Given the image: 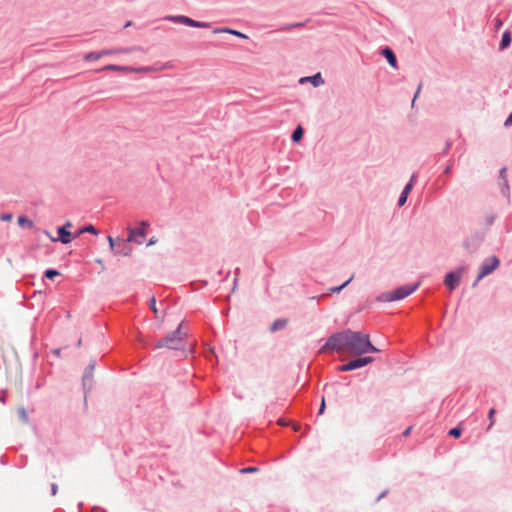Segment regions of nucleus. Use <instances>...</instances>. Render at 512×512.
Returning a JSON list of instances; mask_svg holds the SVG:
<instances>
[{"instance_id": "412c9836", "label": "nucleus", "mask_w": 512, "mask_h": 512, "mask_svg": "<svg viewBox=\"0 0 512 512\" xmlns=\"http://www.w3.org/2000/svg\"><path fill=\"white\" fill-rule=\"evenodd\" d=\"M500 191L502 196H504L507 199L508 203H510L511 196L508 179H504V182H500Z\"/></svg>"}, {"instance_id": "bf43d9fd", "label": "nucleus", "mask_w": 512, "mask_h": 512, "mask_svg": "<svg viewBox=\"0 0 512 512\" xmlns=\"http://www.w3.org/2000/svg\"><path fill=\"white\" fill-rule=\"evenodd\" d=\"M61 227H66V229L68 230L70 227H72V223L70 221H67L64 225H62Z\"/></svg>"}, {"instance_id": "13d9d810", "label": "nucleus", "mask_w": 512, "mask_h": 512, "mask_svg": "<svg viewBox=\"0 0 512 512\" xmlns=\"http://www.w3.org/2000/svg\"><path fill=\"white\" fill-rule=\"evenodd\" d=\"M156 242H157V240H156L154 237H152V238L148 241L147 245H148V246H151V245L155 244Z\"/></svg>"}, {"instance_id": "2f4dec72", "label": "nucleus", "mask_w": 512, "mask_h": 512, "mask_svg": "<svg viewBox=\"0 0 512 512\" xmlns=\"http://www.w3.org/2000/svg\"><path fill=\"white\" fill-rule=\"evenodd\" d=\"M495 413H496V410L494 408H491L489 410V412H488V419H489L490 423H489L486 431H489L492 428V426L494 425V415H495Z\"/></svg>"}, {"instance_id": "09e8293b", "label": "nucleus", "mask_w": 512, "mask_h": 512, "mask_svg": "<svg viewBox=\"0 0 512 512\" xmlns=\"http://www.w3.org/2000/svg\"><path fill=\"white\" fill-rule=\"evenodd\" d=\"M416 179H417V173H413L410 177V180L408 181L407 184H412V187L414 186L415 182H416Z\"/></svg>"}, {"instance_id": "c03bdc74", "label": "nucleus", "mask_w": 512, "mask_h": 512, "mask_svg": "<svg viewBox=\"0 0 512 512\" xmlns=\"http://www.w3.org/2000/svg\"><path fill=\"white\" fill-rule=\"evenodd\" d=\"M309 20L305 21V22H295V23H292V27L293 29L294 28H302L306 25V23L308 22Z\"/></svg>"}, {"instance_id": "f03ea898", "label": "nucleus", "mask_w": 512, "mask_h": 512, "mask_svg": "<svg viewBox=\"0 0 512 512\" xmlns=\"http://www.w3.org/2000/svg\"><path fill=\"white\" fill-rule=\"evenodd\" d=\"M345 348H348V329L331 334L320 348V352H340Z\"/></svg>"}, {"instance_id": "5fc2aeb1", "label": "nucleus", "mask_w": 512, "mask_h": 512, "mask_svg": "<svg viewBox=\"0 0 512 512\" xmlns=\"http://www.w3.org/2000/svg\"><path fill=\"white\" fill-rule=\"evenodd\" d=\"M100 53H103V56H104V55L113 54V53H115V51L114 50H102V51H100Z\"/></svg>"}, {"instance_id": "9b49d317", "label": "nucleus", "mask_w": 512, "mask_h": 512, "mask_svg": "<svg viewBox=\"0 0 512 512\" xmlns=\"http://www.w3.org/2000/svg\"><path fill=\"white\" fill-rule=\"evenodd\" d=\"M129 242L130 241H128V239L125 240L122 238H117V245L115 247L114 253L116 255L130 256L132 253V248L129 245Z\"/></svg>"}, {"instance_id": "79ce46f5", "label": "nucleus", "mask_w": 512, "mask_h": 512, "mask_svg": "<svg viewBox=\"0 0 512 512\" xmlns=\"http://www.w3.org/2000/svg\"><path fill=\"white\" fill-rule=\"evenodd\" d=\"M0 219H1L2 221L9 222V221H11V220L13 219V215H12V214H10V213H5V214H2V215L0 216Z\"/></svg>"}, {"instance_id": "338daca9", "label": "nucleus", "mask_w": 512, "mask_h": 512, "mask_svg": "<svg viewBox=\"0 0 512 512\" xmlns=\"http://www.w3.org/2000/svg\"><path fill=\"white\" fill-rule=\"evenodd\" d=\"M54 352H55L57 355H59V354H60V349H56Z\"/></svg>"}, {"instance_id": "4d7b16f0", "label": "nucleus", "mask_w": 512, "mask_h": 512, "mask_svg": "<svg viewBox=\"0 0 512 512\" xmlns=\"http://www.w3.org/2000/svg\"><path fill=\"white\" fill-rule=\"evenodd\" d=\"M502 24H503V23H502V21H501L500 19H496V20H495V27H496L497 29H499V28L502 26Z\"/></svg>"}, {"instance_id": "473e14b6", "label": "nucleus", "mask_w": 512, "mask_h": 512, "mask_svg": "<svg viewBox=\"0 0 512 512\" xmlns=\"http://www.w3.org/2000/svg\"><path fill=\"white\" fill-rule=\"evenodd\" d=\"M18 224L19 226L21 227H24V226H32V222L25 216H19L18 217Z\"/></svg>"}, {"instance_id": "a878e982", "label": "nucleus", "mask_w": 512, "mask_h": 512, "mask_svg": "<svg viewBox=\"0 0 512 512\" xmlns=\"http://www.w3.org/2000/svg\"><path fill=\"white\" fill-rule=\"evenodd\" d=\"M471 237H474V242H475L474 250H477L485 238V233L476 232Z\"/></svg>"}, {"instance_id": "603ef678", "label": "nucleus", "mask_w": 512, "mask_h": 512, "mask_svg": "<svg viewBox=\"0 0 512 512\" xmlns=\"http://www.w3.org/2000/svg\"><path fill=\"white\" fill-rule=\"evenodd\" d=\"M452 171V164H449L444 169V174L449 175Z\"/></svg>"}, {"instance_id": "864d4df0", "label": "nucleus", "mask_w": 512, "mask_h": 512, "mask_svg": "<svg viewBox=\"0 0 512 512\" xmlns=\"http://www.w3.org/2000/svg\"><path fill=\"white\" fill-rule=\"evenodd\" d=\"M230 272L228 271L225 275L223 274V271L222 270H219L218 271V275L219 276H223V280H226L229 276Z\"/></svg>"}, {"instance_id": "6ab92c4d", "label": "nucleus", "mask_w": 512, "mask_h": 512, "mask_svg": "<svg viewBox=\"0 0 512 512\" xmlns=\"http://www.w3.org/2000/svg\"><path fill=\"white\" fill-rule=\"evenodd\" d=\"M304 135V129L301 125H298L291 134V141L293 143H299Z\"/></svg>"}, {"instance_id": "72a5a7b5", "label": "nucleus", "mask_w": 512, "mask_h": 512, "mask_svg": "<svg viewBox=\"0 0 512 512\" xmlns=\"http://www.w3.org/2000/svg\"><path fill=\"white\" fill-rule=\"evenodd\" d=\"M257 471H259V468L256 466H248V467H244V468L240 469V473H242V474H250V473H255Z\"/></svg>"}, {"instance_id": "dca6fc26", "label": "nucleus", "mask_w": 512, "mask_h": 512, "mask_svg": "<svg viewBox=\"0 0 512 512\" xmlns=\"http://www.w3.org/2000/svg\"><path fill=\"white\" fill-rule=\"evenodd\" d=\"M287 323H288V319L278 318L275 321H273V323L271 324V326L269 328V331L271 333H274L276 331L282 330L286 327Z\"/></svg>"}, {"instance_id": "5701e85b", "label": "nucleus", "mask_w": 512, "mask_h": 512, "mask_svg": "<svg viewBox=\"0 0 512 512\" xmlns=\"http://www.w3.org/2000/svg\"><path fill=\"white\" fill-rule=\"evenodd\" d=\"M188 26L194 28H210L211 24L209 22L197 21L190 18Z\"/></svg>"}, {"instance_id": "cd10ccee", "label": "nucleus", "mask_w": 512, "mask_h": 512, "mask_svg": "<svg viewBox=\"0 0 512 512\" xmlns=\"http://www.w3.org/2000/svg\"><path fill=\"white\" fill-rule=\"evenodd\" d=\"M60 272L53 268H48L44 272V278L53 280L56 276H59Z\"/></svg>"}, {"instance_id": "774afa93", "label": "nucleus", "mask_w": 512, "mask_h": 512, "mask_svg": "<svg viewBox=\"0 0 512 512\" xmlns=\"http://www.w3.org/2000/svg\"><path fill=\"white\" fill-rule=\"evenodd\" d=\"M37 356H38V354H37V353H34V354H33L34 359H35V358H37Z\"/></svg>"}, {"instance_id": "4be33fe9", "label": "nucleus", "mask_w": 512, "mask_h": 512, "mask_svg": "<svg viewBox=\"0 0 512 512\" xmlns=\"http://www.w3.org/2000/svg\"><path fill=\"white\" fill-rule=\"evenodd\" d=\"M305 80H309L313 84L314 87H317L324 83V80L320 73H317V74L307 77V78H302L301 82H303Z\"/></svg>"}, {"instance_id": "6e6d98bb", "label": "nucleus", "mask_w": 512, "mask_h": 512, "mask_svg": "<svg viewBox=\"0 0 512 512\" xmlns=\"http://www.w3.org/2000/svg\"><path fill=\"white\" fill-rule=\"evenodd\" d=\"M5 398H6V392H5V391H1V392H0V401H1V402H4V401H5Z\"/></svg>"}, {"instance_id": "f257e3e1", "label": "nucleus", "mask_w": 512, "mask_h": 512, "mask_svg": "<svg viewBox=\"0 0 512 512\" xmlns=\"http://www.w3.org/2000/svg\"><path fill=\"white\" fill-rule=\"evenodd\" d=\"M348 349L355 355L378 353L380 350L370 341L369 334L348 329Z\"/></svg>"}, {"instance_id": "e433bc0d", "label": "nucleus", "mask_w": 512, "mask_h": 512, "mask_svg": "<svg viewBox=\"0 0 512 512\" xmlns=\"http://www.w3.org/2000/svg\"><path fill=\"white\" fill-rule=\"evenodd\" d=\"M107 240L109 242V247L110 249L114 252L115 251V247L117 245V240H115L112 236L108 235L107 236Z\"/></svg>"}, {"instance_id": "a19ab883", "label": "nucleus", "mask_w": 512, "mask_h": 512, "mask_svg": "<svg viewBox=\"0 0 512 512\" xmlns=\"http://www.w3.org/2000/svg\"><path fill=\"white\" fill-rule=\"evenodd\" d=\"M155 69L153 67H140V68H137V69H132V71H135V72H150V71H154Z\"/></svg>"}, {"instance_id": "f704fd0d", "label": "nucleus", "mask_w": 512, "mask_h": 512, "mask_svg": "<svg viewBox=\"0 0 512 512\" xmlns=\"http://www.w3.org/2000/svg\"><path fill=\"white\" fill-rule=\"evenodd\" d=\"M149 306H150V309L153 311V313L155 315H157L158 314V309H157V306H156V299H155L154 296L149 300Z\"/></svg>"}, {"instance_id": "f8f14e48", "label": "nucleus", "mask_w": 512, "mask_h": 512, "mask_svg": "<svg viewBox=\"0 0 512 512\" xmlns=\"http://www.w3.org/2000/svg\"><path fill=\"white\" fill-rule=\"evenodd\" d=\"M380 55L383 56L387 60V62L389 63V65L392 68H394V69L398 68L397 57H396L394 51L389 46H385V47L381 48Z\"/></svg>"}, {"instance_id": "ddd939ff", "label": "nucleus", "mask_w": 512, "mask_h": 512, "mask_svg": "<svg viewBox=\"0 0 512 512\" xmlns=\"http://www.w3.org/2000/svg\"><path fill=\"white\" fill-rule=\"evenodd\" d=\"M213 33L214 34H218V33H228V34H231L233 36H236L238 38H241V39H248V35L242 33L241 31H238L236 29H233V28H229V27H219V28H215L213 30Z\"/></svg>"}, {"instance_id": "a18cd8bd", "label": "nucleus", "mask_w": 512, "mask_h": 512, "mask_svg": "<svg viewBox=\"0 0 512 512\" xmlns=\"http://www.w3.org/2000/svg\"><path fill=\"white\" fill-rule=\"evenodd\" d=\"M421 88H422V83H420V84L418 85V88H417V90H416V92H415V94H414V97H413V100H412V106L414 105V103H415V101H416V98L418 97V95H419V93H420Z\"/></svg>"}, {"instance_id": "4468645a", "label": "nucleus", "mask_w": 512, "mask_h": 512, "mask_svg": "<svg viewBox=\"0 0 512 512\" xmlns=\"http://www.w3.org/2000/svg\"><path fill=\"white\" fill-rule=\"evenodd\" d=\"M511 42H512V34L509 30H505L502 33L501 41L499 43V50L503 51V50L507 49L511 45Z\"/></svg>"}, {"instance_id": "49530a36", "label": "nucleus", "mask_w": 512, "mask_h": 512, "mask_svg": "<svg viewBox=\"0 0 512 512\" xmlns=\"http://www.w3.org/2000/svg\"><path fill=\"white\" fill-rule=\"evenodd\" d=\"M504 125L506 127H509V126H512V112L508 115V117L506 118L505 122H504Z\"/></svg>"}, {"instance_id": "680f3d73", "label": "nucleus", "mask_w": 512, "mask_h": 512, "mask_svg": "<svg viewBox=\"0 0 512 512\" xmlns=\"http://www.w3.org/2000/svg\"><path fill=\"white\" fill-rule=\"evenodd\" d=\"M132 25V21H127L124 25V28L130 27Z\"/></svg>"}, {"instance_id": "2eb2a0df", "label": "nucleus", "mask_w": 512, "mask_h": 512, "mask_svg": "<svg viewBox=\"0 0 512 512\" xmlns=\"http://www.w3.org/2000/svg\"><path fill=\"white\" fill-rule=\"evenodd\" d=\"M412 191V184H406L398 198L397 206L402 207L406 204L408 196Z\"/></svg>"}, {"instance_id": "e2e57ef3", "label": "nucleus", "mask_w": 512, "mask_h": 512, "mask_svg": "<svg viewBox=\"0 0 512 512\" xmlns=\"http://www.w3.org/2000/svg\"><path fill=\"white\" fill-rule=\"evenodd\" d=\"M95 262L98 264V265H102L103 266V261L102 259H96Z\"/></svg>"}, {"instance_id": "c756f323", "label": "nucleus", "mask_w": 512, "mask_h": 512, "mask_svg": "<svg viewBox=\"0 0 512 512\" xmlns=\"http://www.w3.org/2000/svg\"><path fill=\"white\" fill-rule=\"evenodd\" d=\"M497 218V214L495 213H488L485 215V225L487 227H490L494 224L495 220Z\"/></svg>"}, {"instance_id": "aec40b11", "label": "nucleus", "mask_w": 512, "mask_h": 512, "mask_svg": "<svg viewBox=\"0 0 512 512\" xmlns=\"http://www.w3.org/2000/svg\"><path fill=\"white\" fill-rule=\"evenodd\" d=\"M100 71H125V72H127V71H132V68L128 67V66L108 64V65L104 66L102 69H100Z\"/></svg>"}, {"instance_id": "1a4fd4ad", "label": "nucleus", "mask_w": 512, "mask_h": 512, "mask_svg": "<svg viewBox=\"0 0 512 512\" xmlns=\"http://www.w3.org/2000/svg\"><path fill=\"white\" fill-rule=\"evenodd\" d=\"M148 226H149V223L147 221H141L139 228H137V229L128 228V231H129L128 241L135 242L137 244H142L143 239L146 236L145 229Z\"/></svg>"}, {"instance_id": "8fccbe9b", "label": "nucleus", "mask_w": 512, "mask_h": 512, "mask_svg": "<svg viewBox=\"0 0 512 512\" xmlns=\"http://www.w3.org/2000/svg\"><path fill=\"white\" fill-rule=\"evenodd\" d=\"M411 430H412V426H409L408 428H406V429L403 431L402 436H403V437H407V436H409V435H410V433H411Z\"/></svg>"}, {"instance_id": "7ed1b4c3", "label": "nucleus", "mask_w": 512, "mask_h": 512, "mask_svg": "<svg viewBox=\"0 0 512 512\" xmlns=\"http://www.w3.org/2000/svg\"><path fill=\"white\" fill-rule=\"evenodd\" d=\"M420 285V282H416L414 284H406L400 287H397L393 291L381 293L376 297V301L378 302H393L402 300L413 292H415Z\"/></svg>"}, {"instance_id": "9d476101", "label": "nucleus", "mask_w": 512, "mask_h": 512, "mask_svg": "<svg viewBox=\"0 0 512 512\" xmlns=\"http://www.w3.org/2000/svg\"><path fill=\"white\" fill-rule=\"evenodd\" d=\"M74 235L66 229V227H58L57 228V237H51L53 242L59 241L62 244H69L75 239Z\"/></svg>"}, {"instance_id": "f3484780", "label": "nucleus", "mask_w": 512, "mask_h": 512, "mask_svg": "<svg viewBox=\"0 0 512 512\" xmlns=\"http://www.w3.org/2000/svg\"><path fill=\"white\" fill-rule=\"evenodd\" d=\"M83 233H90V234H93V235H98L99 234V230L93 226L92 224H87L83 227H81L75 234H74V237H79L81 234Z\"/></svg>"}, {"instance_id": "0e129e2a", "label": "nucleus", "mask_w": 512, "mask_h": 512, "mask_svg": "<svg viewBox=\"0 0 512 512\" xmlns=\"http://www.w3.org/2000/svg\"><path fill=\"white\" fill-rule=\"evenodd\" d=\"M82 506H83V503H82V502H79V503H78V509H79V511H81Z\"/></svg>"}, {"instance_id": "3c124183", "label": "nucleus", "mask_w": 512, "mask_h": 512, "mask_svg": "<svg viewBox=\"0 0 512 512\" xmlns=\"http://www.w3.org/2000/svg\"><path fill=\"white\" fill-rule=\"evenodd\" d=\"M388 490H384L377 498L376 502H379L382 498H384L388 494Z\"/></svg>"}, {"instance_id": "7c9ffc66", "label": "nucleus", "mask_w": 512, "mask_h": 512, "mask_svg": "<svg viewBox=\"0 0 512 512\" xmlns=\"http://www.w3.org/2000/svg\"><path fill=\"white\" fill-rule=\"evenodd\" d=\"M353 279V276H351L348 280H346L343 284L339 285V286H335V287H332L330 288V291L332 293H339L340 291H342Z\"/></svg>"}, {"instance_id": "4c0bfd02", "label": "nucleus", "mask_w": 512, "mask_h": 512, "mask_svg": "<svg viewBox=\"0 0 512 512\" xmlns=\"http://www.w3.org/2000/svg\"><path fill=\"white\" fill-rule=\"evenodd\" d=\"M504 179H507V168L506 167H502L499 171L500 182H504Z\"/></svg>"}, {"instance_id": "393cba45", "label": "nucleus", "mask_w": 512, "mask_h": 512, "mask_svg": "<svg viewBox=\"0 0 512 512\" xmlns=\"http://www.w3.org/2000/svg\"><path fill=\"white\" fill-rule=\"evenodd\" d=\"M17 415H18V418L25 424H27L29 422V415H28V412L27 410L24 408V407H19L17 409Z\"/></svg>"}, {"instance_id": "69168bd1", "label": "nucleus", "mask_w": 512, "mask_h": 512, "mask_svg": "<svg viewBox=\"0 0 512 512\" xmlns=\"http://www.w3.org/2000/svg\"><path fill=\"white\" fill-rule=\"evenodd\" d=\"M81 343H82V341H81V339H79L77 342V347H80Z\"/></svg>"}, {"instance_id": "c9c22d12", "label": "nucleus", "mask_w": 512, "mask_h": 512, "mask_svg": "<svg viewBox=\"0 0 512 512\" xmlns=\"http://www.w3.org/2000/svg\"><path fill=\"white\" fill-rule=\"evenodd\" d=\"M451 146H452V142L450 140H447L443 150L440 153V155L441 156L447 155L449 153V150H450Z\"/></svg>"}, {"instance_id": "ea45409f", "label": "nucleus", "mask_w": 512, "mask_h": 512, "mask_svg": "<svg viewBox=\"0 0 512 512\" xmlns=\"http://www.w3.org/2000/svg\"><path fill=\"white\" fill-rule=\"evenodd\" d=\"M234 273H235V278L233 280V289H232V291H235V289H236L237 282H238V276L240 275V269L236 268Z\"/></svg>"}, {"instance_id": "bb28decb", "label": "nucleus", "mask_w": 512, "mask_h": 512, "mask_svg": "<svg viewBox=\"0 0 512 512\" xmlns=\"http://www.w3.org/2000/svg\"><path fill=\"white\" fill-rule=\"evenodd\" d=\"M101 57H103V53H100V51L99 52H89L84 56V60L88 61V62L96 61V60L100 59Z\"/></svg>"}, {"instance_id": "052dcab7", "label": "nucleus", "mask_w": 512, "mask_h": 512, "mask_svg": "<svg viewBox=\"0 0 512 512\" xmlns=\"http://www.w3.org/2000/svg\"><path fill=\"white\" fill-rule=\"evenodd\" d=\"M479 281H480V280H478V276H477V277H476V279H475V281H474V282H473V284H472V287H476Z\"/></svg>"}, {"instance_id": "b1692460", "label": "nucleus", "mask_w": 512, "mask_h": 512, "mask_svg": "<svg viewBox=\"0 0 512 512\" xmlns=\"http://www.w3.org/2000/svg\"><path fill=\"white\" fill-rule=\"evenodd\" d=\"M462 432H463V427H462V424L460 423L457 426L451 428L448 431V435L453 438H459L462 435Z\"/></svg>"}, {"instance_id": "37998d69", "label": "nucleus", "mask_w": 512, "mask_h": 512, "mask_svg": "<svg viewBox=\"0 0 512 512\" xmlns=\"http://www.w3.org/2000/svg\"><path fill=\"white\" fill-rule=\"evenodd\" d=\"M325 399L324 397L322 398V401H321V404H320V407H319V410H318V414L321 415L324 413L325 411Z\"/></svg>"}, {"instance_id": "423d86ee", "label": "nucleus", "mask_w": 512, "mask_h": 512, "mask_svg": "<svg viewBox=\"0 0 512 512\" xmlns=\"http://www.w3.org/2000/svg\"><path fill=\"white\" fill-rule=\"evenodd\" d=\"M500 266V259L496 255L485 258L478 271V280L493 273Z\"/></svg>"}, {"instance_id": "6e6552de", "label": "nucleus", "mask_w": 512, "mask_h": 512, "mask_svg": "<svg viewBox=\"0 0 512 512\" xmlns=\"http://www.w3.org/2000/svg\"><path fill=\"white\" fill-rule=\"evenodd\" d=\"M95 369V362H91L84 371L82 377V386L84 390V402L87 403V394L91 391L93 386V372Z\"/></svg>"}, {"instance_id": "c85d7f7f", "label": "nucleus", "mask_w": 512, "mask_h": 512, "mask_svg": "<svg viewBox=\"0 0 512 512\" xmlns=\"http://www.w3.org/2000/svg\"><path fill=\"white\" fill-rule=\"evenodd\" d=\"M474 245H475V242H474V237H468L464 240L463 242V246L467 249V250H470L471 252H474Z\"/></svg>"}, {"instance_id": "0eeeda50", "label": "nucleus", "mask_w": 512, "mask_h": 512, "mask_svg": "<svg viewBox=\"0 0 512 512\" xmlns=\"http://www.w3.org/2000/svg\"><path fill=\"white\" fill-rule=\"evenodd\" d=\"M465 270H466V268L464 266H460L457 269L446 273V275L444 277V285L450 291L455 290L458 287Z\"/></svg>"}, {"instance_id": "20e7f679", "label": "nucleus", "mask_w": 512, "mask_h": 512, "mask_svg": "<svg viewBox=\"0 0 512 512\" xmlns=\"http://www.w3.org/2000/svg\"><path fill=\"white\" fill-rule=\"evenodd\" d=\"M181 328H182V323H180L174 331L168 333L165 337H163L159 341H157L155 347L156 348H164L165 347L168 349H178L179 345L182 342Z\"/></svg>"}, {"instance_id": "a211bd4d", "label": "nucleus", "mask_w": 512, "mask_h": 512, "mask_svg": "<svg viewBox=\"0 0 512 512\" xmlns=\"http://www.w3.org/2000/svg\"><path fill=\"white\" fill-rule=\"evenodd\" d=\"M165 19L172 21L174 23H179L188 26L190 17L185 15H169L166 16Z\"/></svg>"}, {"instance_id": "de8ad7c7", "label": "nucleus", "mask_w": 512, "mask_h": 512, "mask_svg": "<svg viewBox=\"0 0 512 512\" xmlns=\"http://www.w3.org/2000/svg\"><path fill=\"white\" fill-rule=\"evenodd\" d=\"M57 491H58V485L56 483H52L51 484V495L55 496L57 494Z\"/></svg>"}, {"instance_id": "58836bf2", "label": "nucleus", "mask_w": 512, "mask_h": 512, "mask_svg": "<svg viewBox=\"0 0 512 512\" xmlns=\"http://www.w3.org/2000/svg\"><path fill=\"white\" fill-rule=\"evenodd\" d=\"M292 29H293V27H292V23H291V24H284V25L280 26L277 30L281 31V32H288Z\"/></svg>"}, {"instance_id": "39448f33", "label": "nucleus", "mask_w": 512, "mask_h": 512, "mask_svg": "<svg viewBox=\"0 0 512 512\" xmlns=\"http://www.w3.org/2000/svg\"><path fill=\"white\" fill-rule=\"evenodd\" d=\"M374 361L372 356L357 355V357L347 361L346 363L337 367L338 372H350L356 369H360Z\"/></svg>"}]
</instances>
